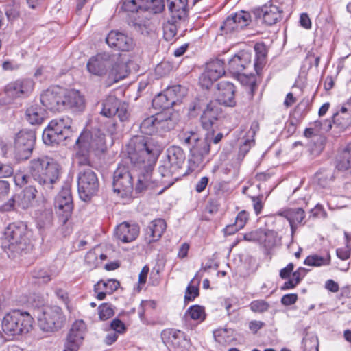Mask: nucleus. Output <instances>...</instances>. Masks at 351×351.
Segmentation results:
<instances>
[{"label": "nucleus", "mask_w": 351, "mask_h": 351, "mask_svg": "<svg viewBox=\"0 0 351 351\" xmlns=\"http://www.w3.org/2000/svg\"><path fill=\"white\" fill-rule=\"evenodd\" d=\"M162 149L163 146L153 138L134 136L130 140L126 152L132 171L137 177V193L154 188L159 182L169 187L185 175L182 172L185 154L180 147L173 145L167 149V158L158 167L161 180L152 178L154 167Z\"/></svg>", "instance_id": "obj_1"}, {"label": "nucleus", "mask_w": 351, "mask_h": 351, "mask_svg": "<svg viewBox=\"0 0 351 351\" xmlns=\"http://www.w3.org/2000/svg\"><path fill=\"white\" fill-rule=\"evenodd\" d=\"M29 231L23 221H16L8 225L1 240L3 251L10 258L16 257L29 245Z\"/></svg>", "instance_id": "obj_2"}, {"label": "nucleus", "mask_w": 351, "mask_h": 351, "mask_svg": "<svg viewBox=\"0 0 351 351\" xmlns=\"http://www.w3.org/2000/svg\"><path fill=\"white\" fill-rule=\"evenodd\" d=\"M61 170L60 165L47 156L32 159L29 165L32 177L47 191L53 188V184L59 180Z\"/></svg>", "instance_id": "obj_3"}, {"label": "nucleus", "mask_w": 351, "mask_h": 351, "mask_svg": "<svg viewBox=\"0 0 351 351\" xmlns=\"http://www.w3.org/2000/svg\"><path fill=\"white\" fill-rule=\"evenodd\" d=\"M180 142L190 149L189 162L190 167L195 170L202 167L205 163L206 156L209 154L210 146V134L204 138H199L197 133L186 131L179 135Z\"/></svg>", "instance_id": "obj_4"}, {"label": "nucleus", "mask_w": 351, "mask_h": 351, "mask_svg": "<svg viewBox=\"0 0 351 351\" xmlns=\"http://www.w3.org/2000/svg\"><path fill=\"white\" fill-rule=\"evenodd\" d=\"M32 324L33 318L29 313L14 310L4 316L1 327L5 335L14 337L29 332Z\"/></svg>", "instance_id": "obj_5"}, {"label": "nucleus", "mask_w": 351, "mask_h": 351, "mask_svg": "<svg viewBox=\"0 0 351 351\" xmlns=\"http://www.w3.org/2000/svg\"><path fill=\"white\" fill-rule=\"evenodd\" d=\"M36 318L39 328L48 334L61 329L66 319L61 308L58 306H44L38 310Z\"/></svg>", "instance_id": "obj_6"}, {"label": "nucleus", "mask_w": 351, "mask_h": 351, "mask_svg": "<svg viewBox=\"0 0 351 351\" xmlns=\"http://www.w3.org/2000/svg\"><path fill=\"white\" fill-rule=\"evenodd\" d=\"M72 121L69 117L51 120L43 132V141L48 145H55L69 137Z\"/></svg>", "instance_id": "obj_7"}, {"label": "nucleus", "mask_w": 351, "mask_h": 351, "mask_svg": "<svg viewBox=\"0 0 351 351\" xmlns=\"http://www.w3.org/2000/svg\"><path fill=\"white\" fill-rule=\"evenodd\" d=\"M76 153L74 156V162L80 167V169L91 168V162L89 157L90 149H99L97 144H95L92 136L88 132L81 133L75 142Z\"/></svg>", "instance_id": "obj_8"}, {"label": "nucleus", "mask_w": 351, "mask_h": 351, "mask_svg": "<svg viewBox=\"0 0 351 351\" xmlns=\"http://www.w3.org/2000/svg\"><path fill=\"white\" fill-rule=\"evenodd\" d=\"M99 180L95 172L91 168L80 169L77 176V189L80 197L88 201L96 195L99 190Z\"/></svg>", "instance_id": "obj_9"}, {"label": "nucleus", "mask_w": 351, "mask_h": 351, "mask_svg": "<svg viewBox=\"0 0 351 351\" xmlns=\"http://www.w3.org/2000/svg\"><path fill=\"white\" fill-rule=\"evenodd\" d=\"M36 141V134L33 130H22L15 136L14 156L18 160H27L32 155Z\"/></svg>", "instance_id": "obj_10"}, {"label": "nucleus", "mask_w": 351, "mask_h": 351, "mask_svg": "<svg viewBox=\"0 0 351 351\" xmlns=\"http://www.w3.org/2000/svg\"><path fill=\"white\" fill-rule=\"evenodd\" d=\"M184 95V88L180 85L168 87L154 98L152 106L158 110L168 109L180 103Z\"/></svg>", "instance_id": "obj_11"}, {"label": "nucleus", "mask_w": 351, "mask_h": 351, "mask_svg": "<svg viewBox=\"0 0 351 351\" xmlns=\"http://www.w3.org/2000/svg\"><path fill=\"white\" fill-rule=\"evenodd\" d=\"M162 342L169 351H186L190 346V340L184 332L168 328L162 331Z\"/></svg>", "instance_id": "obj_12"}, {"label": "nucleus", "mask_w": 351, "mask_h": 351, "mask_svg": "<svg viewBox=\"0 0 351 351\" xmlns=\"http://www.w3.org/2000/svg\"><path fill=\"white\" fill-rule=\"evenodd\" d=\"M64 88L52 86L45 90L40 97V102L47 109L53 112L64 111Z\"/></svg>", "instance_id": "obj_13"}, {"label": "nucleus", "mask_w": 351, "mask_h": 351, "mask_svg": "<svg viewBox=\"0 0 351 351\" xmlns=\"http://www.w3.org/2000/svg\"><path fill=\"white\" fill-rule=\"evenodd\" d=\"M37 191L33 186H29L25 188L19 195H13L8 202L0 206V210L3 212H8L12 210L14 206L25 209L32 206Z\"/></svg>", "instance_id": "obj_14"}, {"label": "nucleus", "mask_w": 351, "mask_h": 351, "mask_svg": "<svg viewBox=\"0 0 351 351\" xmlns=\"http://www.w3.org/2000/svg\"><path fill=\"white\" fill-rule=\"evenodd\" d=\"M113 56L108 53H99L92 56L87 62L88 71L93 75L104 77L108 74V67L113 62Z\"/></svg>", "instance_id": "obj_15"}, {"label": "nucleus", "mask_w": 351, "mask_h": 351, "mask_svg": "<svg viewBox=\"0 0 351 351\" xmlns=\"http://www.w3.org/2000/svg\"><path fill=\"white\" fill-rule=\"evenodd\" d=\"M34 88V82L29 78L19 79L9 83L5 88L6 95L12 99L26 98Z\"/></svg>", "instance_id": "obj_16"}, {"label": "nucleus", "mask_w": 351, "mask_h": 351, "mask_svg": "<svg viewBox=\"0 0 351 351\" xmlns=\"http://www.w3.org/2000/svg\"><path fill=\"white\" fill-rule=\"evenodd\" d=\"M113 189L114 192L122 194H127L133 189L132 176L124 165H119L114 173Z\"/></svg>", "instance_id": "obj_17"}, {"label": "nucleus", "mask_w": 351, "mask_h": 351, "mask_svg": "<svg viewBox=\"0 0 351 351\" xmlns=\"http://www.w3.org/2000/svg\"><path fill=\"white\" fill-rule=\"evenodd\" d=\"M257 19H262L267 25H272L282 19V9L277 5L269 1L264 5L253 10Z\"/></svg>", "instance_id": "obj_18"}, {"label": "nucleus", "mask_w": 351, "mask_h": 351, "mask_svg": "<svg viewBox=\"0 0 351 351\" xmlns=\"http://www.w3.org/2000/svg\"><path fill=\"white\" fill-rule=\"evenodd\" d=\"M165 8L163 0H125L122 8L126 12H134L139 9L158 13Z\"/></svg>", "instance_id": "obj_19"}, {"label": "nucleus", "mask_w": 351, "mask_h": 351, "mask_svg": "<svg viewBox=\"0 0 351 351\" xmlns=\"http://www.w3.org/2000/svg\"><path fill=\"white\" fill-rule=\"evenodd\" d=\"M259 130L258 122L252 123L249 128L241 129L239 134V140L240 145L239 149V157H244L250 151V149L255 145V135Z\"/></svg>", "instance_id": "obj_20"}, {"label": "nucleus", "mask_w": 351, "mask_h": 351, "mask_svg": "<svg viewBox=\"0 0 351 351\" xmlns=\"http://www.w3.org/2000/svg\"><path fill=\"white\" fill-rule=\"evenodd\" d=\"M113 56V62H110L107 74V83L110 86L124 79L129 73L128 66L121 56Z\"/></svg>", "instance_id": "obj_21"}, {"label": "nucleus", "mask_w": 351, "mask_h": 351, "mask_svg": "<svg viewBox=\"0 0 351 351\" xmlns=\"http://www.w3.org/2000/svg\"><path fill=\"white\" fill-rule=\"evenodd\" d=\"M54 206L59 213L62 212L64 222L67 220L73 210V199L71 186L68 184L63 186L55 198Z\"/></svg>", "instance_id": "obj_22"}, {"label": "nucleus", "mask_w": 351, "mask_h": 351, "mask_svg": "<svg viewBox=\"0 0 351 351\" xmlns=\"http://www.w3.org/2000/svg\"><path fill=\"white\" fill-rule=\"evenodd\" d=\"M276 233L274 230L260 228L243 235L247 241L258 243L265 247H271L276 243Z\"/></svg>", "instance_id": "obj_23"}, {"label": "nucleus", "mask_w": 351, "mask_h": 351, "mask_svg": "<svg viewBox=\"0 0 351 351\" xmlns=\"http://www.w3.org/2000/svg\"><path fill=\"white\" fill-rule=\"evenodd\" d=\"M106 42L109 47L123 51H128L134 47V41L131 37L116 31H111L107 35Z\"/></svg>", "instance_id": "obj_24"}, {"label": "nucleus", "mask_w": 351, "mask_h": 351, "mask_svg": "<svg viewBox=\"0 0 351 351\" xmlns=\"http://www.w3.org/2000/svg\"><path fill=\"white\" fill-rule=\"evenodd\" d=\"M221 114V108L219 103L217 101H211L207 104L206 108L201 116L202 127L206 130H210Z\"/></svg>", "instance_id": "obj_25"}, {"label": "nucleus", "mask_w": 351, "mask_h": 351, "mask_svg": "<svg viewBox=\"0 0 351 351\" xmlns=\"http://www.w3.org/2000/svg\"><path fill=\"white\" fill-rule=\"evenodd\" d=\"M64 111L71 110L73 112H78L84 109V99L78 90L64 89Z\"/></svg>", "instance_id": "obj_26"}, {"label": "nucleus", "mask_w": 351, "mask_h": 351, "mask_svg": "<svg viewBox=\"0 0 351 351\" xmlns=\"http://www.w3.org/2000/svg\"><path fill=\"white\" fill-rule=\"evenodd\" d=\"M251 64V54L245 51H240L228 63V69L234 75L241 73Z\"/></svg>", "instance_id": "obj_27"}, {"label": "nucleus", "mask_w": 351, "mask_h": 351, "mask_svg": "<svg viewBox=\"0 0 351 351\" xmlns=\"http://www.w3.org/2000/svg\"><path fill=\"white\" fill-rule=\"evenodd\" d=\"M139 234V227L135 223L123 222L115 229V236L122 243H127L134 241Z\"/></svg>", "instance_id": "obj_28"}, {"label": "nucleus", "mask_w": 351, "mask_h": 351, "mask_svg": "<svg viewBox=\"0 0 351 351\" xmlns=\"http://www.w3.org/2000/svg\"><path fill=\"white\" fill-rule=\"evenodd\" d=\"M218 101L227 106L235 105L234 84L228 81H221L217 84Z\"/></svg>", "instance_id": "obj_29"}, {"label": "nucleus", "mask_w": 351, "mask_h": 351, "mask_svg": "<svg viewBox=\"0 0 351 351\" xmlns=\"http://www.w3.org/2000/svg\"><path fill=\"white\" fill-rule=\"evenodd\" d=\"M279 215L287 219L291 227V235L293 236L298 226L303 224L305 218V212L302 208H289L278 213Z\"/></svg>", "instance_id": "obj_30"}, {"label": "nucleus", "mask_w": 351, "mask_h": 351, "mask_svg": "<svg viewBox=\"0 0 351 351\" xmlns=\"http://www.w3.org/2000/svg\"><path fill=\"white\" fill-rule=\"evenodd\" d=\"M167 225L164 219L158 218L150 222L146 229L145 241L150 244L158 241L166 230Z\"/></svg>", "instance_id": "obj_31"}, {"label": "nucleus", "mask_w": 351, "mask_h": 351, "mask_svg": "<svg viewBox=\"0 0 351 351\" xmlns=\"http://www.w3.org/2000/svg\"><path fill=\"white\" fill-rule=\"evenodd\" d=\"M119 282L115 279L101 280L94 285L95 298L103 300L106 295L112 294L119 287Z\"/></svg>", "instance_id": "obj_32"}, {"label": "nucleus", "mask_w": 351, "mask_h": 351, "mask_svg": "<svg viewBox=\"0 0 351 351\" xmlns=\"http://www.w3.org/2000/svg\"><path fill=\"white\" fill-rule=\"evenodd\" d=\"M332 123L340 130H344L351 124V103L342 106L339 112L334 114Z\"/></svg>", "instance_id": "obj_33"}, {"label": "nucleus", "mask_w": 351, "mask_h": 351, "mask_svg": "<svg viewBox=\"0 0 351 351\" xmlns=\"http://www.w3.org/2000/svg\"><path fill=\"white\" fill-rule=\"evenodd\" d=\"M171 16L173 20H182L186 17L188 0H167Z\"/></svg>", "instance_id": "obj_34"}, {"label": "nucleus", "mask_w": 351, "mask_h": 351, "mask_svg": "<svg viewBox=\"0 0 351 351\" xmlns=\"http://www.w3.org/2000/svg\"><path fill=\"white\" fill-rule=\"evenodd\" d=\"M25 117L32 125H39L44 119V110L37 104L31 105L25 112Z\"/></svg>", "instance_id": "obj_35"}, {"label": "nucleus", "mask_w": 351, "mask_h": 351, "mask_svg": "<svg viewBox=\"0 0 351 351\" xmlns=\"http://www.w3.org/2000/svg\"><path fill=\"white\" fill-rule=\"evenodd\" d=\"M156 133L162 134L163 132L171 130L175 126L174 121L169 115L158 113L156 114Z\"/></svg>", "instance_id": "obj_36"}, {"label": "nucleus", "mask_w": 351, "mask_h": 351, "mask_svg": "<svg viewBox=\"0 0 351 351\" xmlns=\"http://www.w3.org/2000/svg\"><path fill=\"white\" fill-rule=\"evenodd\" d=\"M330 263L331 256L328 252L326 253L324 256L319 254L309 255L304 261V265L313 267L328 266L330 265Z\"/></svg>", "instance_id": "obj_37"}, {"label": "nucleus", "mask_w": 351, "mask_h": 351, "mask_svg": "<svg viewBox=\"0 0 351 351\" xmlns=\"http://www.w3.org/2000/svg\"><path fill=\"white\" fill-rule=\"evenodd\" d=\"M86 331V325L83 320H76L71 326L68 336L83 343Z\"/></svg>", "instance_id": "obj_38"}, {"label": "nucleus", "mask_w": 351, "mask_h": 351, "mask_svg": "<svg viewBox=\"0 0 351 351\" xmlns=\"http://www.w3.org/2000/svg\"><path fill=\"white\" fill-rule=\"evenodd\" d=\"M307 270L304 267H299L292 273L291 278L284 282L281 287L282 290H289L295 288L306 276Z\"/></svg>", "instance_id": "obj_39"}, {"label": "nucleus", "mask_w": 351, "mask_h": 351, "mask_svg": "<svg viewBox=\"0 0 351 351\" xmlns=\"http://www.w3.org/2000/svg\"><path fill=\"white\" fill-rule=\"evenodd\" d=\"M119 104V99L116 97L110 96L106 98L104 103L101 110V114L106 117H112L116 115Z\"/></svg>", "instance_id": "obj_40"}, {"label": "nucleus", "mask_w": 351, "mask_h": 351, "mask_svg": "<svg viewBox=\"0 0 351 351\" xmlns=\"http://www.w3.org/2000/svg\"><path fill=\"white\" fill-rule=\"evenodd\" d=\"M184 317L186 320L190 319L202 322L206 318L204 308L197 304L193 305L186 311Z\"/></svg>", "instance_id": "obj_41"}, {"label": "nucleus", "mask_w": 351, "mask_h": 351, "mask_svg": "<svg viewBox=\"0 0 351 351\" xmlns=\"http://www.w3.org/2000/svg\"><path fill=\"white\" fill-rule=\"evenodd\" d=\"M336 168L339 171H346L351 168V143H348L338 159Z\"/></svg>", "instance_id": "obj_42"}, {"label": "nucleus", "mask_w": 351, "mask_h": 351, "mask_svg": "<svg viewBox=\"0 0 351 351\" xmlns=\"http://www.w3.org/2000/svg\"><path fill=\"white\" fill-rule=\"evenodd\" d=\"M220 29L222 34L226 35H232L239 32L241 29L240 26L236 22V19L232 14L226 18L221 26Z\"/></svg>", "instance_id": "obj_43"}, {"label": "nucleus", "mask_w": 351, "mask_h": 351, "mask_svg": "<svg viewBox=\"0 0 351 351\" xmlns=\"http://www.w3.org/2000/svg\"><path fill=\"white\" fill-rule=\"evenodd\" d=\"M254 51L256 53V60L254 67L258 71L265 64V58L267 54V49L265 45L263 43H258L254 45Z\"/></svg>", "instance_id": "obj_44"}, {"label": "nucleus", "mask_w": 351, "mask_h": 351, "mask_svg": "<svg viewBox=\"0 0 351 351\" xmlns=\"http://www.w3.org/2000/svg\"><path fill=\"white\" fill-rule=\"evenodd\" d=\"M205 71L211 75L213 79L218 80L225 73L223 62L220 60L213 61L207 64Z\"/></svg>", "instance_id": "obj_45"}, {"label": "nucleus", "mask_w": 351, "mask_h": 351, "mask_svg": "<svg viewBox=\"0 0 351 351\" xmlns=\"http://www.w3.org/2000/svg\"><path fill=\"white\" fill-rule=\"evenodd\" d=\"M140 130L142 133L147 135H152L156 133V115L145 119L140 125Z\"/></svg>", "instance_id": "obj_46"}, {"label": "nucleus", "mask_w": 351, "mask_h": 351, "mask_svg": "<svg viewBox=\"0 0 351 351\" xmlns=\"http://www.w3.org/2000/svg\"><path fill=\"white\" fill-rule=\"evenodd\" d=\"M178 21L180 20L176 19L175 21L171 18V20L163 24V34L166 40L171 41L176 36L178 31L176 23Z\"/></svg>", "instance_id": "obj_47"}, {"label": "nucleus", "mask_w": 351, "mask_h": 351, "mask_svg": "<svg viewBox=\"0 0 351 351\" xmlns=\"http://www.w3.org/2000/svg\"><path fill=\"white\" fill-rule=\"evenodd\" d=\"M302 346L304 350L306 351H319L317 337L306 335L302 339Z\"/></svg>", "instance_id": "obj_48"}, {"label": "nucleus", "mask_w": 351, "mask_h": 351, "mask_svg": "<svg viewBox=\"0 0 351 351\" xmlns=\"http://www.w3.org/2000/svg\"><path fill=\"white\" fill-rule=\"evenodd\" d=\"M99 318L101 321H106L112 317L114 311L112 304L109 303H102L97 308Z\"/></svg>", "instance_id": "obj_49"}, {"label": "nucleus", "mask_w": 351, "mask_h": 351, "mask_svg": "<svg viewBox=\"0 0 351 351\" xmlns=\"http://www.w3.org/2000/svg\"><path fill=\"white\" fill-rule=\"evenodd\" d=\"M232 14L236 19V22L239 26H240L241 29L247 27L252 21L251 14L247 11L241 10Z\"/></svg>", "instance_id": "obj_50"}, {"label": "nucleus", "mask_w": 351, "mask_h": 351, "mask_svg": "<svg viewBox=\"0 0 351 351\" xmlns=\"http://www.w3.org/2000/svg\"><path fill=\"white\" fill-rule=\"evenodd\" d=\"M269 307V304L264 300H253L250 304V310L254 313H262L266 312Z\"/></svg>", "instance_id": "obj_51"}, {"label": "nucleus", "mask_w": 351, "mask_h": 351, "mask_svg": "<svg viewBox=\"0 0 351 351\" xmlns=\"http://www.w3.org/2000/svg\"><path fill=\"white\" fill-rule=\"evenodd\" d=\"M249 219V213L245 210L239 212L236 217L234 226V230L237 231L243 228Z\"/></svg>", "instance_id": "obj_52"}, {"label": "nucleus", "mask_w": 351, "mask_h": 351, "mask_svg": "<svg viewBox=\"0 0 351 351\" xmlns=\"http://www.w3.org/2000/svg\"><path fill=\"white\" fill-rule=\"evenodd\" d=\"M193 281V280H191V283L186 287L184 295L185 302L193 301L195 298L199 295V289L197 286L191 285Z\"/></svg>", "instance_id": "obj_53"}, {"label": "nucleus", "mask_w": 351, "mask_h": 351, "mask_svg": "<svg viewBox=\"0 0 351 351\" xmlns=\"http://www.w3.org/2000/svg\"><path fill=\"white\" fill-rule=\"evenodd\" d=\"M82 345V343L67 335L64 344L63 351H78Z\"/></svg>", "instance_id": "obj_54"}, {"label": "nucleus", "mask_w": 351, "mask_h": 351, "mask_svg": "<svg viewBox=\"0 0 351 351\" xmlns=\"http://www.w3.org/2000/svg\"><path fill=\"white\" fill-rule=\"evenodd\" d=\"M52 220L53 213L49 210H46L41 214L38 224L41 228H45L51 225Z\"/></svg>", "instance_id": "obj_55"}, {"label": "nucleus", "mask_w": 351, "mask_h": 351, "mask_svg": "<svg viewBox=\"0 0 351 351\" xmlns=\"http://www.w3.org/2000/svg\"><path fill=\"white\" fill-rule=\"evenodd\" d=\"M110 328L113 332L119 335L123 334L126 331L125 324L118 318L114 319L110 323Z\"/></svg>", "instance_id": "obj_56"}, {"label": "nucleus", "mask_w": 351, "mask_h": 351, "mask_svg": "<svg viewBox=\"0 0 351 351\" xmlns=\"http://www.w3.org/2000/svg\"><path fill=\"white\" fill-rule=\"evenodd\" d=\"M32 276L35 278L40 279L44 283L51 280L48 271L43 269H35L32 272Z\"/></svg>", "instance_id": "obj_57"}, {"label": "nucleus", "mask_w": 351, "mask_h": 351, "mask_svg": "<svg viewBox=\"0 0 351 351\" xmlns=\"http://www.w3.org/2000/svg\"><path fill=\"white\" fill-rule=\"evenodd\" d=\"M10 190V183L7 180H0V202L8 197Z\"/></svg>", "instance_id": "obj_58"}, {"label": "nucleus", "mask_w": 351, "mask_h": 351, "mask_svg": "<svg viewBox=\"0 0 351 351\" xmlns=\"http://www.w3.org/2000/svg\"><path fill=\"white\" fill-rule=\"evenodd\" d=\"M136 31L143 35H148L153 31V27L150 22L145 21L143 23H136L134 25Z\"/></svg>", "instance_id": "obj_59"}, {"label": "nucleus", "mask_w": 351, "mask_h": 351, "mask_svg": "<svg viewBox=\"0 0 351 351\" xmlns=\"http://www.w3.org/2000/svg\"><path fill=\"white\" fill-rule=\"evenodd\" d=\"M217 80V79H213V77L207 71L204 72L199 77L200 85L206 88H209L213 84V82Z\"/></svg>", "instance_id": "obj_60"}, {"label": "nucleus", "mask_w": 351, "mask_h": 351, "mask_svg": "<svg viewBox=\"0 0 351 351\" xmlns=\"http://www.w3.org/2000/svg\"><path fill=\"white\" fill-rule=\"evenodd\" d=\"M351 252V247L350 246L348 242L347 243L346 245L337 248L336 250L337 256L339 258L345 261L350 258V252Z\"/></svg>", "instance_id": "obj_61"}, {"label": "nucleus", "mask_w": 351, "mask_h": 351, "mask_svg": "<svg viewBox=\"0 0 351 351\" xmlns=\"http://www.w3.org/2000/svg\"><path fill=\"white\" fill-rule=\"evenodd\" d=\"M263 195L258 196H253L251 199L253 202V208L256 215H258L263 208V203L262 201Z\"/></svg>", "instance_id": "obj_62"}, {"label": "nucleus", "mask_w": 351, "mask_h": 351, "mask_svg": "<svg viewBox=\"0 0 351 351\" xmlns=\"http://www.w3.org/2000/svg\"><path fill=\"white\" fill-rule=\"evenodd\" d=\"M171 71V65L168 62H162L156 67V72L160 76L168 74Z\"/></svg>", "instance_id": "obj_63"}, {"label": "nucleus", "mask_w": 351, "mask_h": 351, "mask_svg": "<svg viewBox=\"0 0 351 351\" xmlns=\"http://www.w3.org/2000/svg\"><path fill=\"white\" fill-rule=\"evenodd\" d=\"M29 177L23 172H16L14 176V180L17 186H22L27 183Z\"/></svg>", "instance_id": "obj_64"}]
</instances>
